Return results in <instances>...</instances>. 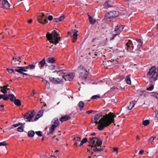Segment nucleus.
I'll list each match as a JSON object with an SVG mask.
<instances>
[{
  "label": "nucleus",
  "instance_id": "f257e3e1",
  "mask_svg": "<svg viewBox=\"0 0 158 158\" xmlns=\"http://www.w3.org/2000/svg\"><path fill=\"white\" fill-rule=\"evenodd\" d=\"M102 115L99 114L96 115L92 120V122L98 124L97 128L99 131L102 130L104 127H107L111 123H114V118L116 116L112 113L110 112L102 117Z\"/></svg>",
  "mask_w": 158,
  "mask_h": 158
},
{
  "label": "nucleus",
  "instance_id": "f03ea898",
  "mask_svg": "<svg viewBox=\"0 0 158 158\" xmlns=\"http://www.w3.org/2000/svg\"><path fill=\"white\" fill-rule=\"evenodd\" d=\"M89 145L91 147H94L93 149L95 152H100L103 150V148L100 147L99 148H97V147L100 146L102 144V142L101 139L98 137H90L89 139Z\"/></svg>",
  "mask_w": 158,
  "mask_h": 158
},
{
  "label": "nucleus",
  "instance_id": "7ed1b4c3",
  "mask_svg": "<svg viewBox=\"0 0 158 158\" xmlns=\"http://www.w3.org/2000/svg\"><path fill=\"white\" fill-rule=\"evenodd\" d=\"M123 26L122 25L116 26L114 30L109 35L106 39V40L108 41L113 40L116 35L120 34L123 31Z\"/></svg>",
  "mask_w": 158,
  "mask_h": 158
},
{
  "label": "nucleus",
  "instance_id": "20e7f679",
  "mask_svg": "<svg viewBox=\"0 0 158 158\" xmlns=\"http://www.w3.org/2000/svg\"><path fill=\"white\" fill-rule=\"evenodd\" d=\"M156 68L154 66H152L147 73L148 77H149L150 81L153 83L157 79L158 73L156 72Z\"/></svg>",
  "mask_w": 158,
  "mask_h": 158
},
{
  "label": "nucleus",
  "instance_id": "39448f33",
  "mask_svg": "<svg viewBox=\"0 0 158 158\" xmlns=\"http://www.w3.org/2000/svg\"><path fill=\"white\" fill-rule=\"evenodd\" d=\"M48 39L50 43L56 44H57L60 41V38L58 37L56 32L54 31L51 34H48L47 35Z\"/></svg>",
  "mask_w": 158,
  "mask_h": 158
},
{
  "label": "nucleus",
  "instance_id": "423d86ee",
  "mask_svg": "<svg viewBox=\"0 0 158 158\" xmlns=\"http://www.w3.org/2000/svg\"><path fill=\"white\" fill-rule=\"evenodd\" d=\"M35 65L34 64H30L26 67H19L18 69H15V70L24 75H27V74L24 73V72H27L28 70L34 69L35 68Z\"/></svg>",
  "mask_w": 158,
  "mask_h": 158
},
{
  "label": "nucleus",
  "instance_id": "0eeeda50",
  "mask_svg": "<svg viewBox=\"0 0 158 158\" xmlns=\"http://www.w3.org/2000/svg\"><path fill=\"white\" fill-rule=\"evenodd\" d=\"M78 71L80 73V77L82 79H86L88 72L86 69L83 65H80L78 68Z\"/></svg>",
  "mask_w": 158,
  "mask_h": 158
},
{
  "label": "nucleus",
  "instance_id": "6e6552de",
  "mask_svg": "<svg viewBox=\"0 0 158 158\" xmlns=\"http://www.w3.org/2000/svg\"><path fill=\"white\" fill-rule=\"evenodd\" d=\"M59 122L57 118H55L52 121V126L49 128L48 134H52V133L55 129V128L57 127L59 125Z\"/></svg>",
  "mask_w": 158,
  "mask_h": 158
},
{
  "label": "nucleus",
  "instance_id": "1a4fd4ad",
  "mask_svg": "<svg viewBox=\"0 0 158 158\" xmlns=\"http://www.w3.org/2000/svg\"><path fill=\"white\" fill-rule=\"evenodd\" d=\"M34 114L35 111L34 110L30 111L24 114V117L25 118L27 119L29 122H30Z\"/></svg>",
  "mask_w": 158,
  "mask_h": 158
},
{
  "label": "nucleus",
  "instance_id": "9d476101",
  "mask_svg": "<svg viewBox=\"0 0 158 158\" xmlns=\"http://www.w3.org/2000/svg\"><path fill=\"white\" fill-rule=\"evenodd\" d=\"M118 15V12L115 11H112L108 13L106 15L105 18L106 19H110L115 18Z\"/></svg>",
  "mask_w": 158,
  "mask_h": 158
},
{
  "label": "nucleus",
  "instance_id": "9b49d317",
  "mask_svg": "<svg viewBox=\"0 0 158 158\" xmlns=\"http://www.w3.org/2000/svg\"><path fill=\"white\" fill-rule=\"evenodd\" d=\"M49 79L51 82L55 84H62L64 83V80L59 78L50 77Z\"/></svg>",
  "mask_w": 158,
  "mask_h": 158
},
{
  "label": "nucleus",
  "instance_id": "f8f14e48",
  "mask_svg": "<svg viewBox=\"0 0 158 158\" xmlns=\"http://www.w3.org/2000/svg\"><path fill=\"white\" fill-rule=\"evenodd\" d=\"M75 73L72 72H70L64 77V79L66 81H71L73 80L74 76Z\"/></svg>",
  "mask_w": 158,
  "mask_h": 158
},
{
  "label": "nucleus",
  "instance_id": "ddd939ff",
  "mask_svg": "<svg viewBox=\"0 0 158 158\" xmlns=\"http://www.w3.org/2000/svg\"><path fill=\"white\" fill-rule=\"evenodd\" d=\"M41 14L42 17L40 19V23L43 25H44L48 23V21L46 19V17L44 16V14L42 13H40V17L41 16Z\"/></svg>",
  "mask_w": 158,
  "mask_h": 158
},
{
  "label": "nucleus",
  "instance_id": "4468645a",
  "mask_svg": "<svg viewBox=\"0 0 158 158\" xmlns=\"http://www.w3.org/2000/svg\"><path fill=\"white\" fill-rule=\"evenodd\" d=\"M2 7H4L6 9H9L10 8V4L7 0H3L2 2Z\"/></svg>",
  "mask_w": 158,
  "mask_h": 158
},
{
  "label": "nucleus",
  "instance_id": "2eb2a0df",
  "mask_svg": "<svg viewBox=\"0 0 158 158\" xmlns=\"http://www.w3.org/2000/svg\"><path fill=\"white\" fill-rule=\"evenodd\" d=\"M78 32V31H74L73 32V35H71V34H70V32H68V34L70 35H71V36L73 37V40L72 42H75L77 40V33Z\"/></svg>",
  "mask_w": 158,
  "mask_h": 158
},
{
  "label": "nucleus",
  "instance_id": "dca6fc26",
  "mask_svg": "<svg viewBox=\"0 0 158 158\" xmlns=\"http://www.w3.org/2000/svg\"><path fill=\"white\" fill-rule=\"evenodd\" d=\"M22 57H19V60H17L16 58L15 59V60H13L12 61V65L16 66L18 64H19V63L21 62V58ZM14 58H13V60H14Z\"/></svg>",
  "mask_w": 158,
  "mask_h": 158
},
{
  "label": "nucleus",
  "instance_id": "f3484780",
  "mask_svg": "<svg viewBox=\"0 0 158 158\" xmlns=\"http://www.w3.org/2000/svg\"><path fill=\"white\" fill-rule=\"evenodd\" d=\"M65 16L64 15H62L60 17L54 19V21L58 23L63 20L65 18Z\"/></svg>",
  "mask_w": 158,
  "mask_h": 158
},
{
  "label": "nucleus",
  "instance_id": "a211bd4d",
  "mask_svg": "<svg viewBox=\"0 0 158 158\" xmlns=\"http://www.w3.org/2000/svg\"><path fill=\"white\" fill-rule=\"evenodd\" d=\"M126 46L127 48V49H130L131 47L132 49H133L134 47L133 45L132 44V42L131 40H128L127 42L126 43Z\"/></svg>",
  "mask_w": 158,
  "mask_h": 158
},
{
  "label": "nucleus",
  "instance_id": "6ab92c4d",
  "mask_svg": "<svg viewBox=\"0 0 158 158\" xmlns=\"http://www.w3.org/2000/svg\"><path fill=\"white\" fill-rule=\"evenodd\" d=\"M70 118V117L68 115L62 116L60 118V120L62 123L63 122L66 121Z\"/></svg>",
  "mask_w": 158,
  "mask_h": 158
},
{
  "label": "nucleus",
  "instance_id": "aec40b11",
  "mask_svg": "<svg viewBox=\"0 0 158 158\" xmlns=\"http://www.w3.org/2000/svg\"><path fill=\"white\" fill-rule=\"evenodd\" d=\"M135 104L134 101H132L129 104L127 107V108L128 110H131L134 107Z\"/></svg>",
  "mask_w": 158,
  "mask_h": 158
},
{
  "label": "nucleus",
  "instance_id": "412c9836",
  "mask_svg": "<svg viewBox=\"0 0 158 158\" xmlns=\"http://www.w3.org/2000/svg\"><path fill=\"white\" fill-rule=\"evenodd\" d=\"M47 62L53 64L55 63V60L53 57H49L47 59Z\"/></svg>",
  "mask_w": 158,
  "mask_h": 158
},
{
  "label": "nucleus",
  "instance_id": "4be33fe9",
  "mask_svg": "<svg viewBox=\"0 0 158 158\" xmlns=\"http://www.w3.org/2000/svg\"><path fill=\"white\" fill-rule=\"evenodd\" d=\"M85 104L82 101H80L78 104V106L80 108L81 111H82L83 109Z\"/></svg>",
  "mask_w": 158,
  "mask_h": 158
},
{
  "label": "nucleus",
  "instance_id": "5701e85b",
  "mask_svg": "<svg viewBox=\"0 0 158 158\" xmlns=\"http://www.w3.org/2000/svg\"><path fill=\"white\" fill-rule=\"evenodd\" d=\"M131 75H129L127 76L125 78V81H126L127 83L128 84H131V81L130 79Z\"/></svg>",
  "mask_w": 158,
  "mask_h": 158
},
{
  "label": "nucleus",
  "instance_id": "b1692460",
  "mask_svg": "<svg viewBox=\"0 0 158 158\" xmlns=\"http://www.w3.org/2000/svg\"><path fill=\"white\" fill-rule=\"evenodd\" d=\"M136 40L138 43V48H140L142 46L143 42L141 39Z\"/></svg>",
  "mask_w": 158,
  "mask_h": 158
},
{
  "label": "nucleus",
  "instance_id": "393cba45",
  "mask_svg": "<svg viewBox=\"0 0 158 158\" xmlns=\"http://www.w3.org/2000/svg\"><path fill=\"white\" fill-rule=\"evenodd\" d=\"M14 104L16 106H20L21 105V103L19 100L16 99L14 101Z\"/></svg>",
  "mask_w": 158,
  "mask_h": 158
},
{
  "label": "nucleus",
  "instance_id": "a878e982",
  "mask_svg": "<svg viewBox=\"0 0 158 158\" xmlns=\"http://www.w3.org/2000/svg\"><path fill=\"white\" fill-rule=\"evenodd\" d=\"M8 96L9 99L11 101H15L16 98L15 96L12 94L9 95Z\"/></svg>",
  "mask_w": 158,
  "mask_h": 158
},
{
  "label": "nucleus",
  "instance_id": "bb28decb",
  "mask_svg": "<svg viewBox=\"0 0 158 158\" xmlns=\"http://www.w3.org/2000/svg\"><path fill=\"white\" fill-rule=\"evenodd\" d=\"M89 19L91 24H93L95 23L96 20L89 15Z\"/></svg>",
  "mask_w": 158,
  "mask_h": 158
},
{
  "label": "nucleus",
  "instance_id": "cd10ccee",
  "mask_svg": "<svg viewBox=\"0 0 158 158\" xmlns=\"http://www.w3.org/2000/svg\"><path fill=\"white\" fill-rule=\"evenodd\" d=\"M81 138L78 137H76L74 138V140L76 142L75 143V145H77L78 143V142L81 141Z\"/></svg>",
  "mask_w": 158,
  "mask_h": 158
},
{
  "label": "nucleus",
  "instance_id": "c85d7f7f",
  "mask_svg": "<svg viewBox=\"0 0 158 158\" xmlns=\"http://www.w3.org/2000/svg\"><path fill=\"white\" fill-rule=\"evenodd\" d=\"M110 1H106L104 5V6L107 8L111 7L112 6L110 5Z\"/></svg>",
  "mask_w": 158,
  "mask_h": 158
},
{
  "label": "nucleus",
  "instance_id": "c756f323",
  "mask_svg": "<svg viewBox=\"0 0 158 158\" xmlns=\"http://www.w3.org/2000/svg\"><path fill=\"white\" fill-rule=\"evenodd\" d=\"M35 132L33 131H30L28 132V135L29 137H33L35 135Z\"/></svg>",
  "mask_w": 158,
  "mask_h": 158
},
{
  "label": "nucleus",
  "instance_id": "7c9ffc66",
  "mask_svg": "<svg viewBox=\"0 0 158 158\" xmlns=\"http://www.w3.org/2000/svg\"><path fill=\"white\" fill-rule=\"evenodd\" d=\"M87 141V139L86 138H84L81 141L80 143V146H81L83 144Z\"/></svg>",
  "mask_w": 158,
  "mask_h": 158
},
{
  "label": "nucleus",
  "instance_id": "2f4dec72",
  "mask_svg": "<svg viewBox=\"0 0 158 158\" xmlns=\"http://www.w3.org/2000/svg\"><path fill=\"white\" fill-rule=\"evenodd\" d=\"M150 123L149 120H144L142 122V124L144 126H146L148 125Z\"/></svg>",
  "mask_w": 158,
  "mask_h": 158
},
{
  "label": "nucleus",
  "instance_id": "473e14b6",
  "mask_svg": "<svg viewBox=\"0 0 158 158\" xmlns=\"http://www.w3.org/2000/svg\"><path fill=\"white\" fill-rule=\"evenodd\" d=\"M46 63L45 59H44L40 61V67L44 66Z\"/></svg>",
  "mask_w": 158,
  "mask_h": 158
},
{
  "label": "nucleus",
  "instance_id": "72a5a7b5",
  "mask_svg": "<svg viewBox=\"0 0 158 158\" xmlns=\"http://www.w3.org/2000/svg\"><path fill=\"white\" fill-rule=\"evenodd\" d=\"M118 59L116 60H113V59H111V60H109L108 61V62H114V64H116L118 62Z\"/></svg>",
  "mask_w": 158,
  "mask_h": 158
},
{
  "label": "nucleus",
  "instance_id": "f704fd0d",
  "mask_svg": "<svg viewBox=\"0 0 158 158\" xmlns=\"http://www.w3.org/2000/svg\"><path fill=\"white\" fill-rule=\"evenodd\" d=\"M17 131L20 132H21L23 131V127L22 126L19 127L17 129Z\"/></svg>",
  "mask_w": 158,
  "mask_h": 158
},
{
  "label": "nucleus",
  "instance_id": "c9c22d12",
  "mask_svg": "<svg viewBox=\"0 0 158 158\" xmlns=\"http://www.w3.org/2000/svg\"><path fill=\"white\" fill-rule=\"evenodd\" d=\"M60 72H59V76L60 77H63L64 78V77L65 76V73L64 72H61V71H60Z\"/></svg>",
  "mask_w": 158,
  "mask_h": 158
},
{
  "label": "nucleus",
  "instance_id": "e433bc0d",
  "mask_svg": "<svg viewBox=\"0 0 158 158\" xmlns=\"http://www.w3.org/2000/svg\"><path fill=\"white\" fill-rule=\"evenodd\" d=\"M100 95H96L92 96L91 97L92 99H94L100 98Z\"/></svg>",
  "mask_w": 158,
  "mask_h": 158
},
{
  "label": "nucleus",
  "instance_id": "4c0bfd02",
  "mask_svg": "<svg viewBox=\"0 0 158 158\" xmlns=\"http://www.w3.org/2000/svg\"><path fill=\"white\" fill-rule=\"evenodd\" d=\"M154 88V86L153 85H151L150 86L147 88V90L148 91H151Z\"/></svg>",
  "mask_w": 158,
  "mask_h": 158
},
{
  "label": "nucleus",
  "instance_id": "58836bf2",
  "mask_svg": "<svg viewBox=\"0 0 158 158\" xmlns=\"http://www.w3.org/2000/svg\"><path fill=\"white\" fill-rule=\"evenodd\" d=\"M48 68L50 69H51V70L54 69L56 68L55 66L54 65H52V64L51 65H49L48 66Z\"/></svg>",
  "mask_w": 158,
  "mask_h": 158
},
{
  "label": "nucleus",
  "instance_id": "ea45409f",
  "mask_svg": "<svg viewBox=\"0 0 158 158\" xmlns=\"http://www.w3.org/2000/svg\"><path fill=\"white\" fill-rule=\"evenodd\" d=\"M40 111H39L37 114V115L36 116L35 118L34 119V121H36L38 120L39 118H40Z\"/></svg>",
  "mask_w": 158,
  "mask_h": 158
},
{
  "label": "nucleus",
  "instance_id": "a19ab883",
  "mask_svg": "<svg viewBox=\"0 0 158 158\" xmlns=\"http://www.w3.org/2000/svg\"><path fill=\"white\" fill-rule=\"evenodd\" d=\"M156 137L154 136H152L148 140V142H153L155 139Z\"/></svg>",
  "mask_w": 158,
  "mask_h": 158
},
{
  "label": "nucleus",
  "instance_id": "79ce46f5",
  "mask_svg": "<svg viewBox=\"0 0 158 158\" xmlns=\"http://www.w3.org/2000/svg\"><path fill=\"white\" fill-rule=\"evenodd\" d=\"M20 125V123H19L18 124H15L13 125L12 126V127H11L10 128V129H13V127H16L19 126V125Z\"/></svg>",
  "mask_w": 158,
  "mask_h": 158
},
{
  "label": "nucleus",
  "instance_id": "37998d69",
  "mask_svg": "<svg viewBox=\"0 0 158 158\" xmlns=\"http://www.w3.org/2000/svg\"><path fill=\"white\" fill-rule=\"evenodd\" d=\"M1 92L4 93V94H6L7 93V91L6 90V89L4 88H1Z\"/></svg>",
  "mask_w": 158,
  "mask_h": 158
},
{
  "label": "nucleus",
  "instance_id": "c03bdc74",
  "mask_svg": "<svg viewBox=\"0 0 158 158\" xmlns=\"http://www.w3.org/2000/svg\"><path fill=\"white\" fill-rule=\"evenodd\" d=\"M7 70L8 72L10 73H12L13 72L14 70L13 69H11L7 68Z\"/></svg>",
  "mask_w": 158,
  "mask_h": 158
},
{
  "label": "nucleus",
  "instance_id": "a18cd8bd",
  "mask_svg": "<svg viewBox=\"0 0 158 158\" xmlns=\"http://www.w3.org/2000/svg\"><path fill=\"white\" fill-rule=\"evenodd\" d=\"M8 86H9L8 85H5L3 87L0 86V88H4L6 89H6L9 90L10 88L7 87Z\"/></svg>",
  "mask_w": 158,
  "mask_h": 158
},
{
  "label": "nucleus",
  "instance_id": "49530a36",
  "mask_svg": "<svg viewBox=\"0 0 158 158\" xmlns=\"http://www.w3.org/2000/svg\"><path fill=\"white\" fill-rule=\"evenodd\" d=\"M152 95L153 96L157 98H158V94L156 93H153L152 94Z\"/></svg>",
  "mask_w": 158,
  "mask_h": 158
},
{
  "label": "nucleus",
  "instance_id": "de8ad7c7",
  "mask_svg": "<svg viewBox=\"0 0 158 158\" xmlns=\"http://www.w3.org/2000/svg\"><path fill=\"white\" fill-rule=\"evenodd\" d=\"M139 48H138V49L136 50L134 52L133 51L134 53H137V54L139 53V52H140V50L139 49Z\"/></svg>",
  "mask_w": 158,
  "mask_h": 158
},
{
  "label": "nucleus",
  "instance_id": "09e8293b",
  "mask_svg": "<svg viewBox=\"0 0 158 158\" xmlns=\"http://www.w3.org/2000/svg\"><path fill=\"white\" fill-rule=\"evenodd\" d=\"M6 144L5 143V141L0 143V146H6Z\"/></svg>",
  "mask_w": 158,
  "mask_h": 158
},
{
  "label": "nucleus",
  "instance_id": "8fccbe9b",
  "mask_svg": "<svg viewBox=\"0 0 158 158\" xmlns=\"http://www.w3.org/2000/svg\"><path fill=\"white\" fill-rule=\"evenodd\" d=\"M53 19V16L52 15H49L48 17V19L49 20L51 21Z\"/></svg>",
  "mask_w": 158,
  "mask_h": 158
},
{
  "label": "nucleus",
  "instance_id": "3c124183",
  "mask_svg": "<svg viewBox=\"0 0 158 158\" xmlns=\"http://www.w3.org/2000/svg\"><path fill=\"white\" fill-rule=\"evenodd\" d=\"M44 112V109H42L41 110H40V117H42L43 115V113Z\"/></svg>",
  "mask_w": 158,
  "mask_h": 158
},
{
  "label": "nucleus",
  "instance_id": "603ef678",
  "mask_svg": "<svg viewBox=\"0 0 158 158\" xmlns=\"http://www.w3.org/2000/svg\"><path fill=\"white\" fill-rule=\"evenodd\" d=\"M114 152H116V153H118V148H113Z\"/></svg>",
  "mask_w": 158,
  "mask_h": 158
},
{
  "label": "nucleus",
  "instance_id": "864d4df0",
  "mask_svg": "<svg viewBox=\"0 0 158 158\" xmlns=\"http://www.w3.org/2000/svg\"><path fill=\"white\" fill-rule=\"evenodd\" d=\"M4 110V106L2 105H0V110L1 111H3Z\"/></svg>",
  "mask_w": 158,
  "mask_h": 158
},
{
  "label": "nucleus",
  "instance_id": "5fc2aeb1",
  "mask_svg": "<svg viewBox=\"0 0 158 158\" xmlns=\"http://www.w3.org/2000/svg\"><path fill=\"white\" fill-rule=\"evenodd\" d=\"M93 112V110H89L86 111V113L88 114H90L92 113Z\"/></svg>",
  "mask_w": 158,
  "mask_h": 158
},
{
  "label": "nucleus",
  "instance_id": "6e6d98bb",
  "mask_svg": "<svg viewBox=\"0 0 158 158\" xmlns=\"http://www.w3.org/2000/svg\"><path fill=\"white\" fill-rule=\"evenodd\" d=\"M44 82H46V85L48 87H49L50 86V84L49 82H48L47 81L44 80Z\"/></svg>",
  "mask_w": 158,
  "mask_h": 158
},
{
  "label": "nucleus",
  "instance_id": "4d7b16f0",
  "mask_svg": "<svg viewBox=\"0 0 158 158\" xmlns=\"http://www.w3.org/2000/svg\"><path fill=\"white\" fill-rule=\"evenodd\" d=\"M9 99V96L8 97H4L3 98V99L4 100L6 101L8 100Z\"/></svg>",
  "mask_w": 158,
  "mask_h": 158
},
{
  "label": "nucleus",
  "instance_id": "13d9d810",
  "mask_svg": "<svg viewBox=\"0 0 158 158\" xmlns=\"http://www.w3.org/2000/svg\"><path fill=\"white\" fill-rule=\"evenodd\" d=\"M111 89L114 90H116V89H118V88L116 86H114L111 88Z\"/></svg>",
  "mask_w": 158,
  "mask_h": 158
},
{
  "label": "nucleus",
  "instance_id": "bf43d9fd",
  "mask_svg": "<svg viewBox=\"0 0 158 158\" xmlns=\"http://www.w3.org/2000/svg\"><path fill=\"white\" fill-rule=\"evenodd\" d=\"M143 152H144V151H143V150H140L139 151V154H141V155H142V154H143Z\"/></svg>",
  "mask_w": 158,
  "mask_h": 158
},
{
  "label": "nucleus",
  "instance_id": "052dcab7",
  "mask_svg": "<svg viewBox=\"0 0 158 158\" xmlns=\"http://www.w3.org/2000/svg\"><path fill=\"white\" fill-rule=\"evenodd\" d=\"M35 94V91L34 90H33L32 93L31 94V96H33Z\"/></svg>",
  "mask_w": 158,
  "mask_h": 158
},
{
  "label": "nucleus",
  "instance_id": "680f3d73",
  "mask_svg": "<svg viewBox=\"0 0 158 158\" xmlns=\"http://www.w3.org/2000/svg\"><path fill=\"white\" fill-rule=\"evenodd\" d=\"M32 19H30L27 22H28V23H31L32 22Z\"/></svg>",
  "mask_w": 158,
  "mask_h": 158
},
{
  "label": "nucleus",
  "instance_id": "e2e57ef3",
  "mask_svg": "<svg viewBox=\"0 0 158 158\" xmlns=\"http://www.w3.org/2000/svg\"><path fill=\"white\" fill-rule=\"evenodd\" d=\"M96 134V133L95 132H93L91 133L90 134V136H93L95 135Z\"/></svg>",
  "mask_w": 158,
  "mask_h": 158
},
{
  "label": "nucleus",
  "instance_id": "0e129e2a",
  "mask_svg": "<svg viewBox=\"0 0 158 158\" xmlns=\"http://www.w3.org/2000/svg\"><path fill=\"white\" fill-rule=\"evenodd\" d=\"M36 134L38 136H40V131L35 132Z\"/></svg>",
  "mask_w": 158,
  "mask_h": 158
},
{
  "label": "nucleus",
  "instance_id": "69168bd1",
  "mask_svg": "<svg viewBox=\"0 0 158 158\" xmlns=\"http://www.w3.org/2000/svg\"><path fill=\"white\" fill-rule=\"evenodd\" d=\"M4 96V95L2 94H0V99L2 98H3V97Z\"/></svg>",
  "mask_w": 158,
  "mask_h": 158
},
{
  "label": "nucleus",
  "instance_id": "338daca9",
  "mask_svg": "<svg viewBox=\"0 0 158 158\" xmlns=\"http://www.w3.org/2000/svg\"><path fill=\"white\" fill-rule=\"evenodd\" d=\"M60 71H58L57 70H55L53 71L52 73H56L57 74L59 72H60Z\"/></svg>",
  "mask_w": 158,
  "mask_h": 158
},
{
  "label": "nucleus",
  "instance_id": "774afa93",
  "mask_svg": "<svg viewBox=\"0 0 158 158\" xmlns=\"http://www.w3.org/2000/svg\"><path fill=\"white\" fill-rule=\"evenodd\" d=\"M57 158L56 157H55V156L52 155L49 158Z\"/></svg>",
  "mask_w": 158,
  "mask_h": 158
}]
</instances>
